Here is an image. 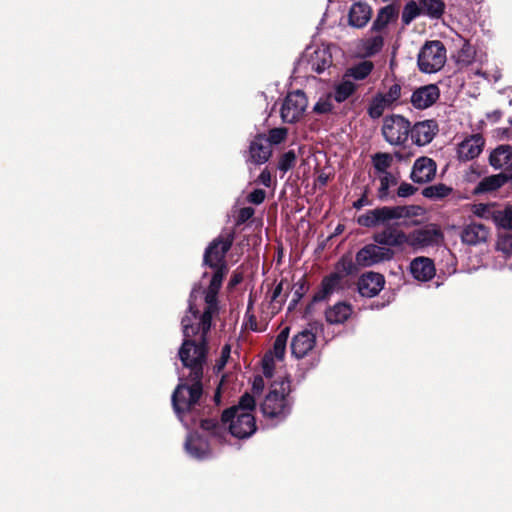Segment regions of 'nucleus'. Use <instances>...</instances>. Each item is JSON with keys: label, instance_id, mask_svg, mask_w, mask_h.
Masks as SVG:
<instances>
[{"label": "nucleus", "instance_id": "1", "mask_svg": "<svg viewBox=\"0 0 512 512\" xmlns=\"http://www.w3.org/2000/svg\"><path fill=\"white\" fill-rule=\"evenodd\" d=\"M183 343L178 351L184 367L190 370V380H201L207 358V333L203 324L191 316H185L181 321Z\"/></svg>", "mask_w": 512, "mask_h": 512}, {"label": "nucleus", "instance_id": "2", "mask_svg": "<svg viewBox=\"0 0 512 512\" xmlns=\"http://www.w3.org/2000/svg\"><path fill=\"white\" fill-rule=\"evenodd\" d=\"M255 408V400L249 393L241 396L239 404L225 410L221 422L214 419H205L201 422L202 429L211 432L212 435L223 438L228 424L229 431L236 438H248L256 431L255 418L252 411Z\"/></svg>", "mask_w": 512, "mask_h": 512}, {"label": "nucleus", "instance_id": "3", "mask_svg": "<svg viewBox=\"0 0 512 512\" xmlns=\"http://www.w3.org/2000/svg\"><path fill=\"white\" fill-rule=\"evenodd\" d=\"M226 273L227 270L223 269L214 271L203 300L201 298L200 288L194 287L191 291L185 316H191L195 321L202 323L204 329L211 328L212 318L218 313L217 294Z\"/></svg>", "mask_w": 512, "mask_h": 512}, {"label": "nucleus", "instance_id": "4", "mask_svg": "<svg viewBox=\"0 0 512 512\" xmlns=\"http://www.w3.org/2000/svg\"><path fill=\"white\" fill-rule=\"evenodd\" d=\"M290 392V381L281 378L271 384L269 393L261 404L263 415L270 419L282 420L291 411V401L288 398Z\"/></svg>", "mask_w": 512, "mask_h": 512}, {"label": "nucleus", "instance_id": "5", "mask_svg": "<svg viewBox=\"0 0 512 512\" xmlns=\"http://www.w3.org/2000/svg\"><path fill=\"white\" fill-rule=\"evenodd\" d=\"M417 206H383L368 210L357 218V223L366 228L384 225L392 220L410 218L418 215Z\"/></svg>", "mask_w": 512, "mask_h": 512}, {"label": "nucleus", "instance_id": "6", "mask_svg": "<svg viewBox=\"0 0 512 512\" xmlns=\"http://www.w3.org/2000/svg\"><path fill=\"white\" fill-rule=\"evenodd\" d=\"M447 60L446 48L441 41H428L418 53L417 63L423 73H436L442 69Z\"/></svg>", "mask_w": 512, "mask_h": 512}, {"label": "nucleus", "instance_id": "7", "mask_svg": "<svg viewBox=\"0 0 512 512\" xmlns=\"http://www.w3.org/2000/svg\"><path fill=\"white\" fill-rule=\"evenodd\" d=\"M191 385L180 383L172 395V405L174 411L182 421V414L190 411L199 401L202 394L201 380H191Z\"/></svg>", "mask_w": 512, "mask_h": 512}, {"label": "nucleus", "instance_id": "8", "mask_svg": "<svg viewBox=\"0 0 512 512\" xmlns=\"http://www.w3.org/2000/svg\"><path fill=\"white\" fill-rule=\"evenodd\" d=\"M382 135L391 145H403L410 135V122L401 115L386 116L383 120Z\"/></svg>", "mask_w": 512, "mask_h": 512}, {"label": "nucleus", "instance_id": "9", "mask_svg": "<svg viewBox=\"0 0 512 512\" xmlns=\"http://www.w3.org/2000/svg\"><path fill=\"white\" fill-rule=\"evenodd\" d=\"M308 106V100L304 92L296 90L289 93L281 107V118L285 123H295L299 121Z\"/></svg>", "mask_w": 512, "mask_h": 512}, {"label": "nucleus", "instance_id": "10", "mask_svg": "<svg viewBox=\"0 0 512 512\" xmlns=\"http://www.w3.org/2000/svg\"><path fill=\"white\" fill-rule=\"evenodd\" d=\"M393 257L394 251L392 249L373 243L361 248L355 256V261L361 267H371L390 261Z\"/></svg>", "mask_w": 512, "mask_h": 512}, {"label": "nucleus", "instance_id": "11", "mask_svg": "<svg viewBox=\"0 0 512 512\" xmlns=\"http://www.w3.org/2000/svg\"><path fill=\"white\" fill-rule=\"evenodd\" d=\"M233 242V237L218 238L214 240L205 250L204 263L214 270H227L225 255L229 251Z\"/></svg>", "mask_w": 512, "mask_h": 512}, {"label": "nucleus", "instance_id": "12", "mask_svg": "<svg viewBox=\"0 0 512 512\" xmlns=\"http://www.w3.org/2000/svg\"><path fill=\"white\" fill-rule=\"evenodd\" d=\"M441 232L434 227H424L407 234L406 246L414 250H420L425 247L437 244L441 240Z\"/></svg>", "mask_w": 512, "mask_h": 512}, {"label": "nucleus", "instance_id": "13", "mask_svg": "<svg viewBox=\"0 0 512 512\" xmlns=\"http://www.w3.org/2000/svg\"><path fill=\"white\" fill-rule=\"evenodd\" d=\"M484 144L485 140L480 134L466 137L457 145V159L462 162H467L477 158L483 151Z\"/></svg>", "mask_w": 512, "mask_h": 512}, {"label": "nucleus", "instance_id": "14", "mask_svg": "<svg viewBox=\"0 0 512 512\" xmlns=\"http://www.w3.org/2000/svg\"><path fill=\"white\" fill-rule=\"evenodd\" d=\"M305 58L311 70L322 73L332 64V55L329 47L325 45L309 47L305 51Z\"/></svg>", "mask_w": 512, "mask_h": 512}, {"label": "nucleus", "instance_id": "15", "mask_svg": "<svg viewBox=\"0 0 512 512\" xmlns=\"http://www.w3.org/2000/svg\"><path fill=\"white\" fill-rule=\"evenodd\" d=\"M384 45L383 32L378 31L371 27L365 37L361 38L357 44L356 49L360 56L371 57L381 51Z\"/></svg>", "mask_w": 512, "mask_h": 512}, {"label": "nucleus", "instance_id": "16", "mask_svg": "<svg viewBox=\"0 0 512 512\" xmlns=\"http://www.w3.org/2000/svg\"><path fill=\"white\" fill-rule=\"evenodd\" d=\"M372 238L375 243L390 249L391 247L403 249L407 243V234L392 226L375 233Z\"/></svg>", "mask_w": 512, "mask_h": 512}, {"label": "nucleus", "instance_id": "17", "mask_svg": "<svg viewBox=\"0 0 512 512\" xmlns=\"http://www.w3.org/2000/svg\"><path fill=\"white\" fill-rule=\"evenodd\" d=\"M438 131V125L434 120H425L410 126V135L413 142L418 146L429 144Z\"/></svg>", "mask_w": 512, "mask_h": 512}, {"label": "nucleus", "instance_id": "18", "mask_svg": "<svg viewBox=\"0 0 512 512\" xmlns=\"http://www.w3.org/2000/svg\"><path fill=\"white\" fill-rule=\"evenodd\" d=\"M440 91L437 85L428 84L417 88L411 95V103L416 109H426L432 106L439 98Z\"/></svg>", "mask_w": 512, "mask_h": 512}, {"label": "nucleus", "instance_id": "19", "mask_svg": "<svg viewBox=\"0 0 512 512\" xmlns=\"http://www.w3.org/2000/svg\"><path fill=\"white\" fill-rule=\"evenodd\" d=\"M384 283L383 275L376 272H368L360 277L358 291L364 297H374L382 290Z\"/></svg>", "mask_w": 512, "mask_h": 512}, {"label": "nucleus", "instance_id": "20", "mask_svg": "<svg viewBox=\"0 0 512 512\" xmlns=\"http://www.w3.org/2000/svg\"><path fill=\"white\" fill-rule=\"evenodd\" d=\"M436 174V163L428 157L417 159L413 165L411 179L416 183H426L431 181Z\"/></svg>", "mask_w": 512, "mask_h": 512}, {"label": "nucleus", "instance_id": "21", "mask_svg": "<svg viewBox=\"0 0 512 512\" xmlns=\"http://www.w3.org/2000/svg\"><path fill=\"white\" fill-rule=\"evenodd\" d=\"M315 343V334L309 330H303L293 337L291 352L296 358H303L314 348Z\"/></svg>", "mask_w": 512, "mask_h": 512}, {"label": "nucleus", "instance_id": "22", "mask_svg": "<svg viewBox=\"0 0 512 512\" xmlns=\"http://www.w3.org/2000/svg\"><path fill=\"white\" fill-rule=\"evenodd\" d=\"M410 272L416 280L426 282L434 277L436 270L430 258L421 256L411 261Z\"/></svg>", "mask_w": 512, "mask_h": 512}, {"label": "nucleus", "instance_id": "23", "mask_svg": "<svg viewBox=\"0 0 512 512\" xmlns=\"http://www.w3.org/2000/svg\"><path fill=\"white\" fill-rule=\"evenodd\" d=\"M488 235L489 231L484 225L470 223L462 229L461 240L467 245L476 246L486 242Z\"/></svg>", "mask_w": 512, "mask_h": 512}, {"label": "nucleus", "instance_id": "24", "mask_svg": "<svg viewBox=\"0 0 512 512\" xmlns=\"http://www.w3.org/2000/svg\"><path fill=\"white\" fill-rule=\"evenodd\" d=\"M490 165L497 170L512 169V146L500 145L496 147L489 156Z\"/></svg>", "mask_w": 512, "mask_h": 512}, {"label": "nucleus", "instance_id": "25", "mask_svg": "<svg viewBox=\"0 0 512 512\" xmlns=\"http://www.w3.org/2000/svg\"><path fill=\"white\" fill-rule=\"evenodd\" d=\"M250 160L254 164H263L271 156L270 145L266 142L264 135H258L250 144L249 147Z\"/></svg>", "mask_w": 512, "mask_h": 512}, {"label": "nucleus", "instance_id": "26", "mask_svg": "<svg viewBox=\"0 0 512 512\" xmlns=\"http://www.w3.org/2000/svg\"><path fill=\"white\" fill-rule=\"evenodd\" d=\"M348 18L352 27L362 28L371 18V8L363 2L354 3L349 10Z\"/></svg>", "mask_w": 512, "mask_h": 512}, {"label": "nucleus", "instance_id": "27", "mask_svg": "<svg viewBox=\"0 0 512 512\" xmlns=\"http://www.w3.org/2000/svg\"><path fill=\"white\" fill-rule=\"evenodd\" d=\"M187 453L196 458L204 459L209 455V446L206 440L196 433H190L185 442Z\"/></svg>", "mask_w": 512, "mask_h": 512}, {"label": "nucleus", "instance_id": "28", "mask_svg": "<svg viewBox=\"0 0 512 512\" xmlns=\"http://www.w3.org/2000/svg\"><path fill=\"white\" fill-rule=\"evenodd\" d=\"M510 179H512V175L509 176L503 173L485 177L477 184L474 192L476 194L493 192L506 184Z\"/></svg>", "mask_w": 512, "mask_h": 512}, {"label": "nucleus", "instance_id": "29", "mask_svg": "<svg viewBox=\"0 0 512 512\" xmlns=\"http://www.w3.org/2000/svg\"><path fill=\"white\" fill-rule=\"evenodd\" d=\"M483 58H486V55L477 57V52L474 46L469 42L464 41L457 53L456 62L461 67H468L476 61L483 63Z\"/></svg>", "mask_w": 512, "mask_h": 512}, {"label": "nucleus", "instance_id": "30", "mask_svg": "<svg viewBox=\"0 0 512 512\" xmlns=\"http://www.w3.org/2000/svg\"><path fill=\"white\" fill-rule=\"evenodd\" d=\"M352 314V307L344 302H339L334 306L327 309L325 316L326 320L331 324H342Z\"/></svg>", "mask_w": 512, "mask_h": 512}, {"label": "nucleus", "instance_id": "31", "mask_svg": "<svg viewBox=\"0 0 512 512\" xmlns=\"http://www.w3.org/2000/svg\"><path fill=\"white\" fill-rule=\"evenodd\" d=\"M373 68V63L365 60L348 68L344 75L350 80H364L372 72Z\"/></svg>", "mask_w": 512, "mask_h": 512}, {"label": "nucleus", "instance_id": "32", "mask_svg": "<svg viewBox=\"0 0 512 512\" xmlns=\"http://www.w3.org/2000/svg\"><path fill=\"white\" fill-rule=\"evenodd\" d=\"M377 178L379 180L377 197L379 198V200L385 201L389 198L390 187L397 185L398 179L392 173L380 174V175H377Z\"/></svg>", "mask_w": 512, "mask_h": 512}, {"label": "nucleus", "instance_id": "33", "mask_svg": "<svg viewBox=\"0 0 512 512\" xmlns=\"http://www.w3.org/2000/svg\"><path fill=\"white\" fill-rule=\"evenodd\" d=\"M492 222L499 228L512 229V206L501 208L496 204Z\"/></svg>", "mask_w": 512, "mask_h": 512}, {"label": "nucleus", "instance_id": "34", "mask_svg": "<svg viewBox=\"0 0 512 512\" xmlns=\"http://www.w3.org/2000/svg\"><path fill=\"white\" fill-rule=\"evenodd\" d=\"M355 90L356 85L354 82L344 75L342 81L335 87L334 98L337 102L341 103L348 99Z\"/></svg>", "mask_w": 512, "mask_h": 512}, {"label": "nucleus", "instance_id": "35", "mask_svg": "<svg viewBox=\"0 0 512 512\" xmlns=\"http://www.w3.org/2000/svg\"><path fill=\"white\" fill-rule=\"evenodd\" d=\"M422 14L438 19L442 16L445 4L442 0H421Z\"/></svg>", "mask_w": 512, "mask_h": 512}, {"label": "nucleus", "instance_id": "36", "mask_svg": "<svg viewBox=\"0 0 512 512\" xmlns=\"http://www.w3.org/2000/svg\"><path fill=\"white\" fill-rule=\"evenodd\" d=\"M393 158L388 153H376L372 156V164L376 175L390 173L388 169L392 165Z\"/></svg>", "mask_w": 512, "mask_h": 512}, {"label": "nucleus", "instance_id": "37", "mask_svg": "<svg viewBox=\"0 0 512 512\" xmlns=\"http://www.w3.org/2000/svg\"><path fill=\"white\" fill-rule=\"evenodd\" d=\"M396 16L394 7L387 6L380 10L376 20L373 22L372 28L383 32L388 23Z\"/></svg>", "mask_w": 512, "mask_h": 512}, {"label": "nucleus", "instance_id": "38", "mask_svg": "<svg viewBox=\"0 0 512 512\" xmlns=\"http://www.w3.org/2000/svg\"><path fill=\"white\" fill-rule=\"evenodd\" d=\"M389 106H391V104L378 93L374 96L369 105L368 114L371 118L377 119L382 116L384 110Z\"/></svg>", "mask_w": 512, "mask_h": 512}, {"label": "nucleus", "instance_id": "39", "mask_svg": "<svg viewBox=\"0 0 512 512\" xmlns=\"http://www.w3.org/2000/svg\"><path fill=\"white\" fill-rule=\"evenodd\" d=\"M289 331V327H285L280 331V333L277 335L275 339L273 346V354L279 360H282L284 358L286 345L289 338Z\"/></svg>", "mask_w": 512, "mask_h": 512}, {"label": "nucleus", "instance_id": "40", "mask_svg": "<svg viewBox=\"0 0 512 512\" xmlns=\"http://www.w3.org/2000/svg\"><path fill=\"white\" fill-rule=\"evenodd\" d=\"M452 189L445 184L439 183L423 189V196L429 199H442L451 193Z\"/></svg>", "mask_w": 512, "mask_h": 512}, {"label": "nucleus", "instance_id": "41", "mask_svg": "<svg viewBox=\"0 0 512 512\" xmlns=\"http://www.w3.org/2000/svg\"><path fill=\"white\" fill-rule=\"evenodd\" d=\"M496 203H478L471 206L472 213L482 219L492 221Z\"/></svg>", "mask_w": 512, "mask_h": 512}, {"label": "nucleus", "instance_id": "42", "mask_svg": "<svg viewBox=\"0 0 512 512\" xmlns=\"http://www.w3.org/2000/svg\"><path fill=\"white\" fill-rule=\"evenodd\" d=\"M420 14H422L421 4L418 5L415 1H410L403 8L401 16L402 22L408 25Z\"/></svg>", "mask_w": 512, "mask_h": 512}, {"label": "nucleus", "instance_id": "43", "mask_svg": "<svg viewBox=\"0 0 512 512\" xmlns=\"http://www.w3.org/2000/svg\"><path fill=\"white\" fill-rule=\"evenodd\" d=\"M497 251L501 252L504 257L512 256V235L500 236L496 243Z\"/></svg>", "mask_w": 512, "mask_h": 512}, {"label": "nucleus", "instance_id": "44", "mask_svg": "<svg viewBox=\"0 0 512 512\" xmlns=\"http://www.w3.org/2000/svg\"><path fill=\"white\" fill-rule=\"evenodd\" d=\"M288 134V130L284 127L273 128L269 131L266 142L271 145H278L282 143Z\"/></svg>", "mask_w": 512, "mask_h": 512}, {"label": "nucleus", "instance_id": "45", "mask_svg": "<svg viewBox=\"0 0 512 512\" xmlns=\"http://www.w3.org/2000/svg\"><path fill=\"white\" fill-rule=\"evenodd\" d=\"M401 90V85L397 82H393L387 87L386 92L379 94L392 105L401 97Z\"/></svg>", "mask_w": 512, "mask_h": 512}, {"label": "nucleus", "instance_id": "46", "mask_svg": "<svg viewBox=\"0 0 512 512\" xmlns=\"http://www.w3.org/2000/svg\"><path fill=\"white\" fill-rule=\"evenodd\" d=\"M295 162L296 154L294 151L290 150L282 155L278 163V168L283 172H287L295 165Z\"/></svg>", "mask_w": 512, "mask_h": 512}, {"label": "nucleus", "instance_id": "47", "mask_svg": "<svg viewBox=\"0 0 512 512\" xmlns=\"http://www.w3.org/2000/svg\"><path fill=\"white\" fill-rule=\"evenodd\" d=\"M339 283V277L334 274L326 277L322 282V288L326 294L332 292Z\"/></svg>", "mask_w": 512, "mask_h": 512}, {"label": "nucleus", "instance_id": "48", "mask_svg": "<svg viewBox=\"0 0 512 512\" xmlns=\"http://www.w3.org/2000/svg\"><path fill=\"white\" fill-rule=\"evenodd\" d=\"M416 188L407 182L400 184L397 190V196L401 198H407L412 196L416 192Z\"/></svg>", "mask_w": 512, "mask_h": 512}, {"label": "nucleus", "instance_id": "49", "mask_svg": "<svg viewBox=\"0 0 512 512\" xmlns=\"http://www.w3.org/2000/svg\"><path fill=\"white\" fill-rule=\"evenodd\" d=\"M262 369L265 377L271 378L273 376L274 362L270 355H265L263 358Z\"/></svg>", "mask_w": 512, "mask_h": 512}, {"label": "nucleus", "instance_id": "50", "mask_svg": "<svg viewBox=\"0 0 512 512\" xmlns=\"http://www.w3.org/2000/svg\"><path fill=\"white\" fill-rule=\"evenodd\" d=\"M265 191L262 190V189H255L254 191H252L249 196H248V200L249 202L253 203V204H256V205H259L261 204L264 199H265Z\"/></svg>", "mask_w": 512, "mask_h": 512}, {"label": "nucleus", "instance_id": "51", "mask_svg": "<svg viewBox=\"0 0 512 512\" xmlns=\"http://www.w3.org/2000/svg\"><path fill=\"white\" fill-rule=\"evenodd\" d=\"M230 353H231L230 346L229 345H225L222 348L221 357H220L218 363L216 364V368H217L218 371H220L221 369L224 368V366L227 363L228 358L230 357Z\"/></svg>", "mask_w": 512, "mask_h": 512}, {"label": "nucleus", "instance_id": "52", "mask_svg": "<svg viewBox=\"0 0 512 512\" xmlns=\"http://www.w3.org/2000/svg\"><path fill=\"white\" fill-rule=\"evenodd\" d=\"M313 110L320 114L327 113L331 110V104L327 101H319L314 105Z\"/></svg>", "mask_w": 512, "mask_h": 512}, {"label": "nucleus", "instance_id": "53", "mask_svg": "<svg viewBox=\"0 0 512 512\" xmlns=\"http://www.w3.org/2000/svg\"><path fill=\"white\" fill-rule=\"evenodd\" d=\"M254 214V209L251 208V207H245V208H242L240 211H239V220L241 222H245L246 220L250 219Z\"/></svg>", "mask_w": 512, "mask_h": 512}, {"label": "nucleus", "instance_id": "54", "mask_svg": "<svg viewBox=\"0 0 512 512\" xmlns=\"http://www.w3.org/2000/svg\"><path fill=\"white\" fill-rule=\"evenodd\" d=\"M258 181L263 184L264 186L266 187H270L271 185V175H270V172L268 170H263L259 177H258Z\"/></svg>", "mask_w": 512, "mask_h": 512}, {"label": "nucleus", "instance_id": "55", "mask_svg": "<svg viewBox=\"0 0 512 512\" xmlns=\"http://www.w3.org/2000/svg\"><path fill=\"white\" fill-rule=\"evenodd\" d=\"M367 205H370V201L368 200L366 193H364L357 201L354 202L353 207L355 209H361Z\"/></svg>", "mask_w": 512, "mask_h": 512}, {"label": "nucleus", "instance_id": "56", "mask_svg": "<svg viewBox=\"0 0 512 512\" xmlns=\"http://www.w3.org/2000/svg\"><path fill=\"white\" fill-rule=\"evenodd\" d=\"M264 387V382H263V379L262 377L260 376H257L254 378V381H253V390L256 391V392H260Z\"/></svg>", "mask_w": 512, "mask_h": 512}, {"label": "nucleus", "instance_id": "57", "mask_svg": "<svg viewBox=\"0 0 512 512\" xmlns=\"http://www.w3.org/2000/svg\"><path fill=\"white\" fill-rule=\"evenodd\" d=\"M281 291H282V284H278L273 291L272 300H275L281 294Z\"/></svg>", "mask_w": 512, "mask_h": 512}, {"label": "nucleus", "instance_id": "58", "mask_svg": "<svg viewBox=\"0 0 512 512\" xmlns=\"http://www.w3.org/2000/svg\"><path fill=\"white\" fill-rule=\"evenodd\" d=\"M501 116L499 111H494L492 114H489L488 117L493 119L494 121L498 120Z\"/></svg>", "mask_w": 512, "mask_h": 512}, {"label": "nucleus", "instance_id": "59", "mask_svg": "<svg viewBox=\"0 0 512 512\" xmlns=\"http://www.w3.org/2000/svg\"><path fill=\"white\" fill-rule=\"evenodd\" d=\"M491 77H492V80L494 82H497L500 79V77H501L500 71L499 70H495V72L491 75Z\"/></svg>", "mask_w": 512, "mask_h": 512}, {"label": "nucleus", "instance_id": "60", "mask_svg": "<svg viewBox=\"0 0 512 512\" xmlns=\"http://www.w3.org/2000/svg\"><path fill=\"white\" fill-rule=\"evenodd\" d=\"M475 74H476V75H480V76H482V77H484V78H486V79L490 80L489 75H488L487 73H485V72H482L481 70H476Z\"/></svg>", "mask_w": 512, "mask_h": 512}, {"label": "nucleus", "instance_id": "61", "mask_svg": "<svg viewBox=\"0 0 512 512\" xmlns=\"http://www.w3.org/2000/svg\"><path fill=\"white\" fill-rule=\"evenodd\" d=\"M239 281H240V278H239L238 276H235V277L231 280V283H232V284H237V283H239Z\"/></svg>", "mask_w": 512, "mask_h": 512}, {"label": "nucleus", "instance_id": "62", "mask_svg": "<svg viewBox=\"0 0 512 512\" xmlns=\"http://www.w3.org/2000/svg\"><path fill=\"white\" fill-rule=\"evenodd\" d=\"M352 266H353V265H352V263L350 262V263H349V267H348V268H345V270H346L347 272H351V270H352Z\"/></svg>", "mask_w": 512, "mask_h": 512}]
</instances>
